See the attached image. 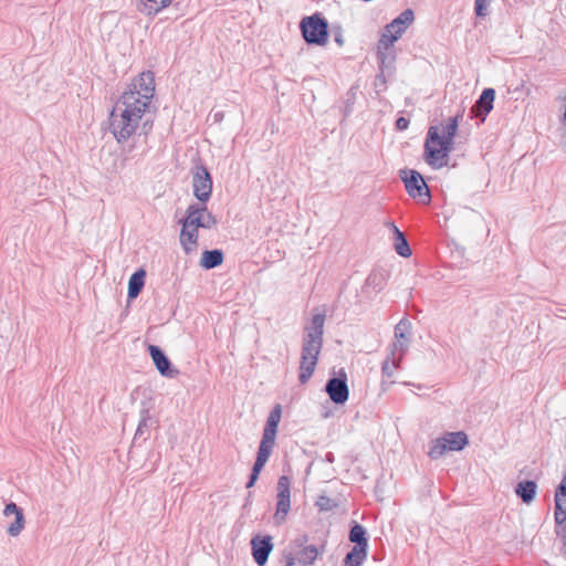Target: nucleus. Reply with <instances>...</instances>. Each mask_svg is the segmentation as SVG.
Here are the masks:
<instances>
[{"label":"nucleus","mask_w":566,"mask_h":566,"mask_svg":"<svg viewBox=\"0 0 566 566\" xmlns=\"http://www.w3.org/2000/svg\"><path fill=\"white\" fill-rule=\"evenodd\" d=\"M536 483L534 481H523L520 482L515 489V493L523 500L525 503H531L536 495Z\"/></svg>","instance_id":"a878e982"},{"label":"nucleus","mask_w":566,"mask_h":566,"mask_svg":"<svg viewBox=\"0 0 566 566\" xmlns=\"http://www.w3.org/2000/svg\"><path fill=\"white\" fill-rule=\"evenodd\" d=\"M495 98V91L493 88H485L480 95L479 99L472 107L474 116L480 117L482 122L485 120V116L492 111L493 102Z\"/></svg>","instance_id":"f3484780"},{"label":"nucleus","mask_w":566,"mask_h":566,"mask_svg":"<svg viewBox=\"0 0 566 566\" xmlns=\"http://www.w3.org/2000/svg\"><path fill=\"white\" fill-rule=\"evenodd\" d=\"M399 176L405 182L407 192L411 197L421 195V186L419 185V181H421L424 185V178L420 172L412 169H401L399 171Z\"/></svg>","instance_id":"a211bd4d"},{"label":"nucleus","mask_w":566,"mask_h":566,"mask_svg":"<svg viewBox=\"0 0 566 566\" xmlns=\"http://www.w3.org/2000/svg\"><path fill=\"white\" fill-rule=\"evenodd\" d=\"M171 3V0H169V4Z\"/></svg>","instance_id":"79ce46f5"},{"label":"nucleus","mask_w":566,"mask_h":566,"mask_svg":"<svg viewBox=\"0 0 566 566\" xmlns=\"http://www.w3.org/2000/svg\"><path fill=\"white\" fill-rule=\"evenodd\" d=\"M411 338V323L402 318L395 326V340L389 345L394 350L407 352Z\"/></svg>","instance_id":"ddd939ff"},{"label":"nucleus","mask_w":566,"mask_h":566,"mask_svg":"<svg viewBox=\"0 0 566 566\" xmlns=\"http://www.w3.org/2000/svg\"><path fill=\"white\" fill-rule=\"evenodd\" d=\"M223 262V252L219 249L207 250L202 253L200 265L206 270L214 269Z\"/></svg>","instance_id":"b1692460"},{"label":"nucleus","mask_w":566,"mask_h":566,"mask_svg":"<svg viewBox=\"0 0 566 566\" xmlns=\"http://www.w3.org/2000/svg\"><path fill=\"white\" fill-rule=\"evenodd\" d=\"M474 10L478 17L486 15V0H475Z\"/></svg>","instance_id":"72a5a7b5"},{"label":"nucleus","mask_w":566,"mask_h":566,"mask_svg":"<svg viewBox=\"0 0 566 566\" xmlns=\"http://www.w3.org/2000/svg\"><path fill=\"white\" fill-rule=\"evenodd\" d=\"M214 122H221L223 119V113L217 112L213 114Z\"/></svg>","instance_id":"58836bf2"},{"label":"nucleus","mask_w":566,"mask_h":566,"mask_svg":"<svg viewBox=\"0 0 566 566\" xmlns=\"http://www.w3.org/2000/svg\"><path fill=\"white\" fill-rule=\"evenodd\" d=\"M316 506L321 511H332L333 509L337 507V502L326 495H321L316 501Z\"/></svg>","instance_id":"2f4dec72"},{"label":"nucleus","mask_w":566,"mask_h":566,"mask_svg":"<svg viewBox=\"0 0 566 566\" xmlns=\"http://www.w3.org/2000/svg\"><path fill=\"white\" fill-rule=\"evenodd\" d=\"M148 352L157 370L161 376L175 378L179 375V370L172 367L171 361L160 347L156 345H149Z\"/></svg>","instance_id":"9b49d317"},{"label":"nucleus","mask_w":566,"mask_h":566,"mask_svg":"<svg viewBox=\"0 0 566 566\" xmlns=\"http://www.w3.org/2000/svg\"><path fill=\"white\" fill-rule=\"evenodd\" d=\"M282 409L280 405H276L269 413L266 419L264 429H263V438H269L275 440L277 426L281 420Z\"/></svg>","instance_id":"aec40b11"},{"label":"nucleus","mask_w":566,"mask_h":566,"mask_svg":"<svg viewBox=\"0 0 566 566\" xmlns=\"http://www.w3.org/2000/svg\"><path fill=\"white\" fill-rule=\"evenodd\" d=\"M409 125V120L405 117H399L397 120H396V127L398 130H403L408 127Z\"/></svg>","instance_id":"e433bc0d"},{"label":"nucleus","mask_w":566,"mask_h":566,"mask_svg":"<svg viewBox=\"0 0 566 566\" xmlns=\"http://www.w3.org/2000/svg\"><path fill=\"white\" fill-rule=\"evenodd\" d=\"M252 556L259 566H263L273 549L271 536H256L251 541Z\"/></svg>","instance_id":"f8f14e48"},{"label":"nucleus","mask_w":566,"mask_h":566,"mask_svg":"<svg viewBox=\"0 0 566 566\" xmlns=\"http://www.w3.org/2000/svg\"><path fill=\"white\" fill-rule=\"evenodd\" d=\"M192 189L195 197L202 203H206L212 193V178L202 164H197L192 170Z\"/></svg>","instance_id":"423d86ee"},{"label":"nucleus","mask_w":566,"mask_h":566,"mask_svg":"<svg viewBox=\"0 0 566 566\" xmlns=\"http://www.w3.org/2000/svg\"><path fill=\"white\" fill-rule=\"evenodd\" d=\"M349 541L355 544L354 546L367 549L368 538L365 527L358 523H354L349 531Z\"/></svg>","instance_id":"393cba45"},{"label":"nucleus","mask_w":566,"mask_h":566,"mask_svg":"<svg viewBox=\"0 0 566 566\" xmlns=\"http://www.w3.org/2000/svg\"><path fill=\"white\" fill-rule=\"evenodd\" d=\"M308 542V536L306 534H301L297 537H295L291 543L289 544L287 551H293L298 553V551L303 549V547H306V543Z\"/></svg>","instance_id":"7c9ffc66"},{"label":"nucleus","mask_w":566,"mask_h":566,"mask_svg":"<svg viewBox=\"0 0 566 566\" xmlns=\"http://www.w3.org/2000/svg\"><path fill=\"white\" fill-rule=\"evenodd\" d=\"M291 510V481L286 475L279 478L276 485V510L274 513V522L281 525L285 522Z\"/></svg>","instance_id":"0eeeda50"},{"label":"nucleus","mask_w":566,"mask_h":566,"mask_svg":"<svg viewBox=\"0 0 566 566\" xmlns=\"http://www.w3.org/2000/svg\"><path fill=\"white\" fill-rule=\"evenodd\" d=\"M367 285L380 290L382 287V277L376 273L370 274L366 280Z\"/></svg>","instance_id":"473e14b6"},{"label":"nucleus","mask_w":566,"mask_h":566,"mask_svg":"<svg viewBox=\"0 0 566 566\" xmlns=\"http://www.w3.org/2000/svg\"><path fill=\"white\" fill-rule=\"evenodd\" d=\"M388 227L395 235V251L402 258L410 256L412 252L405 234L392 222H389Z\"/></svg>","instance_id":"412c9836"},{"label":"nucleus","mask_w":566,"mask_h":566,"mask_svg":"<svg viewBox=\"0 0 566 566\" xmlns=\"http://www.w3.org/2000/svg\"><path fill=\"white\" fill-rule=\"evenodd\" d=\"M140 11L147 15L158 13L161 9L169 6V0H140Z\"/></svg>","instance_id":"c756f323"},{"label":"nucleus","mask_w":566,"mask_h":566,"mask_svg":"<svg viewBox=\"0 0 566 566\" xmlns=\"http://www.w3.org/2000/svg\"><path fill=\"white\" fill-rule=\"evenodd\" d=\"M300 29L307 44L325 45L328 41V23L319 13L304 17Z\"/></svg>","instance_id":"39448f33"},{"label":"nucleus","mask_w":566,"mask_h":566,"mask_svg":"<svg viewBox=\"0 0 566 566\" xmlns=\"http://www.w3.org/2000/svg\"><path fill=\"white\" fill-rule=\"evenodd\" d=\"M146 272L143 269L132 274L128 281V298L133 300L138 296L145 285Z\"/></svg>","instance_id":"5701e85b"},{"label":"nucleus","mask_w":566,"mask_h":566,"mask_svg":"<svg viewBox=\"0 0 566 566\" xmlns=\"http://www.w3.org/2000/svg\"><path fill=\"white\" fill-rule=\"evenodd\" d=\"M334 40L340 46L344 44V38L340 29L335 33Z\"/></svg>","instance_id":"4c0bfd02"},{"label":"nucleus","mask_w":566,"mask_h":566,"mask_svg":"<svg viewBox=\"0 0 566 566\" xmlns=\"http://www.w3.org/2000/svg\"><path fill=\"white\" fill-rule=\"evenodd\" d=\"M186 220H192V226L203 229H211L217 223V218L207 209L206 203H191L186 210Z\"/></svg>","instance_id":"9d476101"},{"label":"nucleus","mask_w":566,"mask_h":566,"mask_svg":"<svg viewBox=\"0 0 566 566\" xmlns=\"http://www.w3.org/2000/svg\"><path fill=\"white\" fill-rule=\"evenodd\" d=\"M468 444V437L464 432H450L437 439L429 452L431 458H439L449 451H460Z\"/></svg>","instance_id":"6e6552de"},{"label":"nucleus","mask_w":566,"mask_h":566,"mask_svg":"<svg viewBox=\"0 0 566 566\" xmlns=\"http://www.w3.org/2000/svg\"><path fill=\"white\" fill-rule=\"evenodd\" d=\"M462 117L463 112H460L429 128V139H427V163L433 168H441L448 165L449 154L453 148V138L458 132L459 123Z\"/></svg>","instance_id":"f03ea898"},{"label":"nucleus","mask_w":566,"mask_h":566,"mask_svg":"<svg viewBox=\"0 0 566 566\" xmlns=\"http://www.w3.org/2000/svg\"><path fill=\"white\" fill-rule=\"evenodd\" d=\"M274 444L275 440L262 437L253 467H256L259 469L264 468L272 453Z\"/></svg>","instance_id":"4be33fe9"},{"label":"nucleus","mask_w":566,"mask_h":566,"mask_svg":"<svg viewBox=\"0 0 566 566\" xmlns=\"http://www.w3.org/2000/svg\"><path fill=\"white\" fill-rule=\"evenodd\" d=\"M426 193H427V201H428L430 199V191H429L428 187H427Z\"/></svg>","instance_id":"a19ab883"},{"label":"nucleus","mask_w":566,"mask_h":566,"mask_svg":"<svg viewBox=\"0 0 566 566\" xmlns=\"http://www.w3.org/2000/svg\"><path fill=\"white\" fill-rule=\"evenodd\" d=\"M283 557L285 560V566H295V560L297 559L295 552L284 549Z\"/></svg>","instance_id":"c9c22d12"},{"label":"nucleus","mask_w":566,"mask_h":566,"mask_svg":"<svg viewBox=\"0 0 566 566\" xmlns=\"http://www.w3.org/2000/svg\"><path fill=\"white\" fill-rule=\"evenodd\" d=\"M325 391L329 399L336 405H344L348 400L349 389L347 385V375L342 369L336 377H332L325 385Z\"/></svg>","instance_id":"1a4fd4ad"},{"label":"nucleus","mask_w":566,"mask_h":566,"mask_svg":"<svg viewBox=\"0 0 566 566\" xmlns=\"http://www.w3.org/2000/svg\"><path fill=\"white\" fill-rule=\"evenodd\" d=\"M149 122H150L149 119H146V120L144 122V124L142 125V128H143V130H144V134H145V135H147V134H148V130L150 129V127H149L148 129H146V128H147V126H148V124H149Z\"/></svg>","instance_id":"ea45409f"},{"label":"nucleus","mask_w":566,"mask_h":566,"mask_svg":"<svg viewBox=\"0 0 566 566\" xmlns=\"http://www.w3.org/2000/svg\"><path fill=\"white\" fill-rule=\"evenodd\" d=\"M405 354L406 352H400L398 349L394 350V348L388 347L387 357L381 364V373L384 379H388L390 382H394L391 378L394 377L395 371L399 368L400 361Z\"/></svg>","instance_id":"dca6fc26"},{"label":"nucleus","mask_w":566,"mask_h":566,"mask_svg":"<svg viewBox=\"0 0 566 566\" xmlns=\"http://www.w3.org/2000/svg\"><path fill=\"white\" fill-rule=\"evenodd\" d=\"M261 471H262V469H259L256 467L252 468L251 474L249 476V481L247 482L248 489L252 488L255 484Z\"/></svg>","instance_id":"f704fd0d"},{"label":"nucleus","mask_w":566,"mask_h":566,"mask_svg":"<svg viewBox=\"0 0 566 566\" xmlns=\"http://www.w3.org/2000/svg\"><path fill=\"white\" fill-rule=\"evenodd\" d=\"M324 324L325 315L315 314L310 325L304 328L298 373V381L302 385L306 384L315 371L323 347Z\"/></svg>","instance_id":"7ed1b4c3"},{"label":"nucleus","mask_w":566,"mask_h":566,"mask_svg":"<svg viewBox=\"0 0 566 566\" xmlns=\"http://www.w3.org/2000/svg\"><path fill=\"white\" fill-rule=\"evenodd\" d=\"M151 417L148 408L140 410V419L134 436V443L146 441L149 438Z\"/></svg>","instance_id":"6ab92c4d"},{"label":"nucleus","mask_w":566,"mask_h":566,"mask_svg":"<svg viewBox=\"0 0 566 566\" xmlns=\"http://www.w3.org/2000/svg\"><path fill=\"white\" fill-rule=\"evenodd\" d=\"M413 19V11L411 9H406L384 28L377 44V56L380 64H385L389 56L387 51L402 35L406 29L412 23Z\"/></svg>","instance_id":"20e7f679"},{"label":"nucleus","mask_w":566,"mask_h":566,"mask_svg":"<svg viewBox=\"0 0 566 566\" xmlns=\"http://www.w3.org/2000/svg\"><path fill=\"white\" fill-rule=\"evenodd\" d=\"M155 94L153 72H143L120 95L109 114V132L118 144L132 138L140 127Z\"/></svg>","instance_id":"f257e3e1"},{"label":"nucleus","mask_w":566,"mask_h":566,"mask_svg":"<svg viewBox=\"0 0 566 566\" xmlns=\"http://www.w3.org/2000/svg\"><path fill=\"white\" fill-rule=\"evenodd\" d=\"M367 557V549L353 546L344 558L345 566H360Z\"/></svg>","instance_id":"cd10ccee"},{"label":"nucleus","mask_w":566,"mask_h":566,"mask_svg":"<svg viewBox=\"0 0 566 566\" xmlns=\"http://www.w3.org/2000/svg\"><path fill=\"white\" fill-rule=\"evenodd\" d=\"M192 220H181L182 228L179 235V240L186 254H189L192 251H195L198 244V228L192 226Z\"/></svg>","instance_id":"4468645a"},{"label":"nucleus","mask_w":566,"mask_h":566,"mask_svg":"<svg viewBox=\"0 0 566 566\" xmlns=\"http://www.w3.org/2000/svg\"><path fill=\"white\" fill-rule=\"evenodd\" d=\"M140 11L147 15L158 13L161 9L169 6V0H140Z\"/></svg>","instance_id":"c85d7f7f"},{"label":"nucleus","mask_w":566,"mask_h":566,"mask_svg":"<svg viewBox=\"0 0 566 566\" xmlns=\"http://www.w3.org/2000/svg\"><path fill=\"white\" fill-rule=\"evenodd\" d=\"M3 515L7 517L14 515V522L8 526L7 532L12 537L18 536L24 528L25 524L22 509L19 507L14 502H10L6 505Z\"/></svg>","instance_id":"2eb2a0df"},{"label":"nucleus","mask_w":566,"mask_h":566,"mask_svg":"<svg viewBox=\"0 0 566 566\" xmlns=\"http://www.w3.org/2000/svg\"><path fill=\"white\" fill-rule=\"evenodd\" d=\"M318 555L319 552L315 545H307L295 554L298 564L302 566L313 565Z\"/></svg>","instance_id":"bb28decb"}]
</instances>
